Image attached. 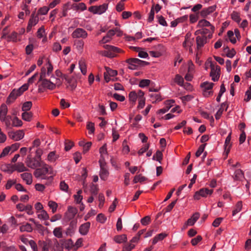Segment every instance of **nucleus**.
<instances>
[{
	"mask_svg": "<svg viewBox=\"0 0 251 251\" xmlns=\"http://www.w3.org/2000/svg\"><path fill=\"white\" fill-rule=\"evenodd\" d=\"M52 174V168L45 162H42L41 166L37 168L34 172V175L36 178L41 177L42 179L46 178L44 176L47 174Z\"/></svg>",
	"mask_w": 251,
	"mask_h": 251,
	"instance_id": "nucleus-1",
	"label": "nucleus"
},
{
	"mask_svg": "<svg viewBox=\"0 0 251 251\" xmlns=\"http://www.w3.org/2000/svg\"><path fill=\"white\" fill-rule=\"evenodd\" d=\"M28 84L26 83L24 84L18 89H13L9 95L7 99L6 102L8 104H9L13 101L18 97L22 95L23 93L28 89Z\"/></svg>",
	"mask_w": 251,
	"mask_h": 251,
	"instance_id": "nucleus-2",
	"label": "nucleus"
},
{
	"mask_svg": "<svg viewBox=\"0 0 251 251\" xmlns=\"http://www.w3.org/2000/svg\"><path fill=\"white\" fill-rule=\"evenodd\" d=\"M103 48L106 50L101 51L100 54L104 56L109 58H113L116 56V53L120 52L121 50L116 47L109 45L103 46Z\"/></svg>",
	"mask_w": 251,
	"mask_h": 251,
	"instance_id": "nucleus-3",
	"label": "nucleus"
},
{
	"mask_svg": "<svg viewBox=\"0 0 251 251\" xmlns=\"http://www.w3.org/2000/svg\"><path fill=\"white\" fill-rule=\"evenodd\" d=\"M211 72L210 73V76L212 77V80L214 81H217L219 80L221 69L219 66H215L212 63L210 64Z\"/></svg>",
	"mask_w": 251,
	"mask_h": 251,
	"instance_id": "nucleus-4",
	"label": "nucleus"
},
{
	"mask_svg": "<svg viewBox=\"0 0 251 251\" xmlns=\"http://www.w3.org/2000/svg\"><path fill=\"white\" fill-rule=\"evenodd\" d=\"M25 162L27 166L31 169L38 168V167L41 166V164H42V162H43V161L41 160H39L36 158H31L29 156L27 157Z\"/></svg>",
	"mask_w": 251,
	"mask_h": 251,
	"instance_id": "nucleus-5",
	"label": "nucleus"
},
{
	"mask_svg": "<svg viewBox=\"0 0 251 251\" xmlns=\"http://www.w3.org/2000/svg\"><path fill=\"white\" fill-rule=\"evenodd\" d=\"M213 192L212 189L209 190L206 188H203L195 193L194 198L195 200H199L201 197H206L208 195H211Z\"/></svg>",
	"mask_w": 251,
	"mask_h": 251,
	"instance_id": "nucleus-6",
	"label": "nucleus"
},
{
	"mask_svg": "<svg viewBox=\"0 0 251 251\" xmlns=\"http://www.w3.org/2000/svg\"><path fill=\"white\" fill-rule=\"evenodd\" d=\"M214 84L207 81L201 83V86L203 89V95L205 97H209L213 94V91H210L212 89Z\"/></svg>",
	"mask_w": 251,
	"mask_h": 251,
	"instance_id": "nucleus-7",
	"label": "nucleus"
},
{
	"mask_svg": "<svg viewBox=\"0 0 251 251\" xmlns=\"http://www.w3.org/2000/svg\"><path fill=\"white\" fill-rule=\"evenodd\" d=\"M87 35V32L81 28H77L72 34V36L74 38H86Z\"/></svg>",
	"mask_w": 251,
	"mask_h": 251,
	"instance_id": "nucleus-8",
	"label": "nucleus"
},
{
	"mask_svg": "<svg viewBox=\"0 0 251 251\" xmlns=\"http://www.w3.org/2000/svg\"><path fill=\"white\" fill-rule=\"evenodd\" d=\"M39 81L41 82V86L44 88H46L50 90H53L55 88V84L46 78L39 80Z\"/></svg>",
	"mask_w": 251,
	"mask_h": 251,
	"instance_id": "nucleus-9",
	"label": "nucleus"
},
{
	"mask_svg": "<svg viewBox=\"0 0 251 251\" xmlns=\"http://www.w3.org/2000/svg\"><path fill=\"white\" fill-rule=\"evenodd\" d=\"M9 136L15 141H19L24 137V133L22 130L11 132L9 133Z\"/></svg>",
	"mask_w": 251,
	"mask_h": 251,
	"instance_id": "nucleus-10",
	"label": "nucleus"
},
{
	"mask_svg": "<svg viewBox=\"0 0 251 251\" xmlns=\"http://www.w3.org/2000/svg\"><path fill=\"white\" fill-rule=\"evenodd\" d=\"M63 78L67 81L69 86L72 90H74L76 87V80L74 77H70L67 75H63Z\"/></svg>",
	"mask_w": 251,
	"mask_h": 251,
	"instance_id": "nucleus-11",
	"label": "nucleus"
},
{
	"mask_svg": "<svg viewBox=\"0 0 251 251\" xmlns=\"http://www.w3.org/2000/svg\"><path fill=\"white\" fill-rule=\"evenodd\" d=\"M175 102V100H170L165 101V104L166 107L159 109L157 112V114H164L167 112L170 108L173 106V104Z\"/></svg>",
	"mask_w": 251,
	"mask_h": 251,
	"instance_id": "nucleus-12",
	"label": "nucleus"
},
{
	"mask_svg": "<svg viewBox=\"0 0 251 251\" xmlns=\"http://www.w3.org/2000/svg\"><path fill=\"white\" fill-rule=\"evenodd\" d=\"M197 27L199 28L203 27H210V29L212 31V32H214L215 29L214 26L212 25L209 22L205 19L200 20L198 23Z\"/></svg>",
	"mask_w": 251,
	"mask_h": 251,
	"instance_id": "nucleus-13",
	"label": "nucleus"
},
{
	"mask_svg": "<svg viewBox=\"0 0 251 251\" xmlns=\"http://www.w3.org/2000/svg\"><path fill=\"white\" fill-rule=\"evenodd\" d=\"M90 222H87L81 225L79 229L80 233L82 235H86L90 228Z\"/></svg>",
	"mask_w": 251,
	"mask_h": 251,
	"instance_id": "nucleus-14",
	"label": "nucleus"
},
{
	"mask_svg": "<svg viewBox=\"0 0 251 251\" xmlns=\"http://www.w3.org/2000/svg\"><path fill=\"white\" fill-rule=\"evenodd\" d=\"M207 36H198L196 38V42L198 48H200L204 46L207 41Z\"/></svg>",
	"mask_w": 251,
	"mask_h": 251,
	"instance_id": "nucleus-15",
	"label": "nucleus"
},
{
	"mask_svg": "<svg viewBox=\"0 0 251 251\" xmlns=\"http://www.w3.org/2000/svg\"><path fill=\"white\" fill-rule=\"evenodd\" d=\"M77 212V210L76 208L71 206H69L68 208V211L66 213L67 218L69 220L74 218Z\"/></svg>",
	"mask_w": 251,
	"mask_h": 251,
	"instance_id": "nucleus-16",
	"label": "nucleus"
},
{
	"mask_svg": "<svg viewBox=\"0 0 251 251\" xmlns=\"http://www.w3.org/2000/svg\"><path fill=\"white\" fill-rule=\"evenodd\" d=\"M216 9V5H213L207 8L202 9L201 12V16L203 17H206L209 14L214 12Z\"/></svg>",
	"mask_w": 251,
	"mask_h": 251,
	"instance_id": "nucleus-17",
	"label": "nucleus"
},
{
	"mask_svg": "<svg viewBox=\"0 0 251 251\" xmlns=\"http://www.w3.org/2000/svg\"><path fill=\"white\" fill-rule=\"evenodd\" d=\"M21 176L27 184H31L32 182V176L30 173H24L21 174Z\"/></svg>",
	"mask_w": 251,
	"mask_h": 251,
	"instance_id": "nucleus-18",
	"label": "nucleus"
},
{
	"mask_svg": "<svg viewBox=\"0 0 251 251\" xmlns=\"http://www.w3.org/2000/svg\"><path fill=\"white\" fill-rule=\"evenodd\" d=\"M54 246H53V250L54 251H63V244H62V240L58 242L57 239H55L54 240Z\"/></svg>",
	"mask_w": 251,
	"mask_h": 251,
	"instance_id": "nucleus-19",
	"label": "nucleus"
},
{
	"mask_svg": "<svg viewBox=\"0 0 251 251\" xmlns=\"http://www.w3.org/2000/svg\"><path fill=\"white\" fill-rule=\"evenodd\" d=\"M109 175L108 170L104 167L101 166V169L100 172V176L101 179L105 180Z\"/></svg>",
	"mask_w": 251,
	"mask_h": 251,
	"instance_id": "nucleus-20",
	"label": "nucleus"
},
{
	"mask_svg": "<svg viewBox=\"0 0 251 251\" xmlns=\"http://www.w3.org/2000/svg\"><path fill=\"white\" fill-rule=\"evenodd\" d=\"M167 236L165 233H161L156 235L152 240V244L155 245L159 241H161Z\"/></svg>",
	"mask_w": 251,
	"mask_h": 251,
	"instance_id": "nucleus-21",
	"label": "nucleus"
},
{
	"mask_svg": "<svg viewBox=\"0 0 251 251\" xmlns=\"http://www.w3.org/2000/svg\"><path fill=\"white\" fill-rule=\"evenodd\" d=\"M96 7L97 8V11L95 13H97V14H101L107 10L108 8V4L103 3L100 6H96Z\"/></svg>",
	"mask_w": 251,
	"mask_h": 251,
	"instance_id": "nucleus-22",
	"label": "nucleus"
},
{
	"mask_svg": "<svg viewBox=\"0 0 251 251\" xmlns=\"http://www.w3.org/2000/svg\"><path fill=\"white\" fill-rule=\"evenodd\" d=\"M14 168L15 170L19 172H23L26 171L28 169L24 166L23 163H18L14 165Z\"/></svg>",
	"mask_w": 251,
	"mask_h": 251,
	"instance_id": "nucleus-23",
	"label": "nucleus"
},
{
	"mask_svg": "<svg viewBox=\"0 0 251 251\" xmlns=\"http://www.w3.org/2000/svg\"><path fill=\"white\" fill-rule=\"evenodd\" d=\"M131 48L135 51L138 52V56L140 58H146L149 56L147 52L144 51H141L140 48L132 47Z\"/></svg>",
	"mask_w": 251,
	"mask_h": 251,
	"instance_id": "nucleus-24",
	"label": "nucleus"
},
{
	"mask_svg": "<svg viewBox=\"0 0 251 251\" xmlns=\"http://www.w3.org/2000/svg\"><path fill=\"white\" fill-rule=\"evenodd\" d=\"M200 215L198 213H195L191 218L187 220V224L189 226H193L199 218Z\"/></svg>",
	"mask_w": 251,
	"mask_h": 251,
	"instance_id": "nucleus-25",
	"label": "nucleus"
},
{
	"mask_svg": "<svg viewBox=\"0 0 251 251\" xmlns=\"http://www.w3.org/2000/svg\"><path fill=\"white\" fill-rule=\"evenodd\" d=\"M114 241L117 243H122L126 241L127 238L125 234L116 236L114 237Z\"/></svg>",
	"mask_w": 251,
	"mask_h": 251,
	"instance_id": "nucleus-26",
	"label": "nucleus"
},
{
	"mask_svg": "<svg viewBox=\"0 0 251 251\" xmlns=\"http://www.w3.org/2000/svg\"><path fill=\"white\" fill-rule=\"evenodd\" d=\"M244 177L243 172L240 170L238 169L235 171L234 179L235 180H240L242 178Z\"/></svg>",
	"mask_w": 251,
	"mask_h": 251,
	"instance_id": "nucleus-27",
	"label": "nucleus"
},
{
	"mask_svg": "<svg viewBox=\"0 0 251 251\" xmlns=\"http://www.w3.org/2000/svg\"><path fill=\"white\" fill-rule=\"evenodd\" d=\"M53 235L58 238L62 237V228L61 227H55L53 231Z\"/></svg>",
	"mask_w": 251,
	"mask_h": 251,
	"instance_id": "nucleus-28",
	"label": "nucleus"
},
{
	"mask_svg": "<svg viewBox=\"0 0 251 251\" xmlns=\"http://www.w3.org/2000/svg\"><path fill=\"white\" fill-rule=\"evenodd\" d=\"M163 158V154L162 152L159 150H158L155 154L153 155L152 157V159L154 160H156L158 161L160 163H161V161Z\"/></svg>",
	"mask_w": 251,
	"mask_h": 251,
	"instance_id": "nucleus-29",
	"label": "nucleus"
},
{
	"mask_svg": "<svg viewBox=\"0 0 251 251\" xmlns=\"http://www.w3.org/2000/svg\"><path fill=\"white\" fill-rule=\"evenodd\" d=\"M35 12H33L31 18L30 19L28 24L31 25L32 26H34L36 25L38 22V17L37 16H35L34 15Z\"/></svg>",
	"mask_w": 251,
	"mask_h": 251,
	"instance_id": "nucleus-30",
	"label": "nucleus"
},
{
	"mask_svg": "<svg viewBox=\"0 0 251 251\" xmlns=\"http://www.w3.org/2000/svg\"><path fill=\"white\" fill-rule=\"evenodd\" d=\"M242 207V202L241 201H239L237 203V204H236L235 209L232 211V215L234 216L237 213L239 212L241 210Z\"/></svg>",
	"mask_w": 251,
	"mask_h": 251,
	"instance_id": "nucleus-31",
	"label": "nucleus"
},
{
	"mask_svg": "<svg viewBox=\"0 0 251 251\" xmlns=\"http://www.w3.org/2000/svg\"><path fill=\"white\" fill-rule=\"evenodd\" d=\"M128 97L129 100L134 104L137 99V93L135 91H131L129 93Z\"/></svg>",
	"mask_w": 251,
	"mask_h": 251,
	"instance_id": "nucleus-32",
	"label": "nucleus"
},
{
	"mask_svg": "<svg viewBox=\"0 0 251 251\" xmlns=\"http://www.w3.org/2000/svg\"><path fill=\"white\" fill-rule=\"evenodd\" d=\"M22 119L26 121H30L32 117V113L31 112H24L22 115Z\"/></svg>",
	"mask_w": 251,
	"mask_h": 251,
	"instance_id": "nucleus-33",
	"label": "nucleus"
},
{
	"mask_svg": "<svg viewBox=\"0 0 251 251\" xmlns=\"http://www.w3.org/2000/svg\"><path fill=\"white\" fill-rule=\"evenodd\" d=\"M78 64L81 73L85 75L87 72L86 65L85 62L83 60H80Z\"/></svg>",
	"mask_w": 251,
	"mask_h": 251,
	"instance_id": "nucleus-34",
	"label": "nucleus"
},
{
	"mask_svg": "<svg viewBox=\"0 0 251 251\" xmlns=\"http://www.w3.org/2000/svg\"><path fill=\"white\" fill-rule=\"evenodd\" d=\"M21 231L31 232L32 231V227L30 224L26 223L25 225H23L20 227Z\"/></svg>",
	"mask_w": 251,
	"mask_h": 251,
	"instance_id": "nucleus-35",
	"label": "nucleus"
},
{
	"mask_svg": "<svg viewBox=\"0 0 251 251\" xmlns=\"http://www.w3.org/2000/svg\"><path fill=\"white\" fill-rule=\"evenodd\" d=\"M32 106V102L31 101H26L25 102L23 106H22V111L24 112H27L28 110L30 109Z\"/></svg>",
	"mask_w": 251,
	"mask_h": 251,
	"instance_id": "nucleus-36",
	"label": "nucleus"
},
{
	"mask_svg": "<svg viewBox=\"0 0 251 251\" xmlns=\"http://www.w3.org/2000/svg\"><path fill=\"white\" fill-rule=\"evenodd\" d=\"M231 19L235 21L237 23H239L241 21V18H240L239 13L236 11H233L231 14Z\"/></svg>",
	"mask_w": 251,
	"mask_h": 251,
	"instance_id": "nucleus-37",
	"label": "nucleus"
},
{
	"mask_svg": "<svg viewBox=\"0 0 251 251\" xmlns=\"http://www.w3.org/2000/svg\"><path fill=\"white\" fill-rule=\"evenodd\" d=\"M41 213L38 215V218L40 219L48 220L49 219V214L44 210H42Z\"/></svg>",
	"mask_w": 251,
	"mask_h": 251,
	"instance_id": "nucleus-38",
	"label": "nucleus"
},
{
	"mask_svg": "<svg viewBox=\"0 0 251 251\" xmlns=\"http://www.w3.org/2000/svg\"><path fill=\"white\" fill-rule=\"evenodd\" d=\"M213 32H212L211 30L210 31V29L205 28L201 29V35L205 36H206V35H207V37L209 38H211L212 37Z\"/></svg>",
	"mask_w": 251,
	"mask_h": 251,
	"instance_id": "nucleus-39",
	"label": "nucleus"
},
{
	"mask_svg": "<svg viewBox=\"0 0 251 251\" xmlns=\"http://www.w3.org/2000/svg\"><path fill=\"white\" fill-rule=\"evenodd\" d=\"M58 157V156L55 154V151L50 152L48 155V159L50 162H54Z\"/></svg>",
	"mask_w": 251,
	"mask_h": 251,
	"instance_id": "nucleus-40",
	"label": "nucleus"
},
{
	"mask_svg": "<svg viewBox=\"0 0 251 251\" xmlns=\"http://www.w3.org/2000/svg\"><path fill=\"white\" fill-rule=\"evenodd\" d=\"M87 129L89 130V134H93L95 131L94 123L91 122H89L87 124Z\"/></svg>",
	"mask_w": 251,
	"mask_h": 251,
	"instance_id": "nucleus-41",
	"label": "nucleus"
},
{
	"mask_svg": "<svg viewBox=\"0 0 251 251\" xmlns=\"http://www.w3.org/2000/svg\"><path fill=\"white\" fill-rule=\"evenodd\" d=\"M48 206L51 209L53 213L56 211L58 205L56 202L53 201H49L48 202Z\"/></svg>",
	"mask_w": 251,
	"mask_h": 251,
	"instance_id": "nucleus-42",
	"label": "nucleus"
},
{
	"mask_svg": "<svg viewBox=\"0 0 251 251\" xmlns=\"http://www.w3.org/2000/svg\"><path fill=\"white\" fill-rule=\"evenodd\" d=\"M147 180V178L145 176H142L141 175H136L133 179L134 183H136L138 182H142Z\"/></svg>",
	"mask_w": 251,
	"mask_h": 251,
	"instance_id": "nucleus-43",
	"label": "nucleus"
},
{
	"mask_svg": "<svg viewBox=\"0 0 251 251\" xmlns=\"http://www.w3.org/2000/svg\"><path fill=\"white\" fill-rule=\"evenodd\" d=\"M62 244H63V246L68 249L72 248L73 246V242L71 239L67 240L64 242L62 241Z\"/></svg>",
	"mask_w": 251,
	"mask_h": 251,
	"instance_id": "nucleus-44",
	"label": "nucleus"
},
{
	"mask_svg": "<svg viewBox=\"0 0 251 251\" xmlns=\"http://www.w3.org/2000/svg\"><path fill=\"white\" fill-rule=\"evenodd\" d=\"M75 45L77 49L80 52L82 51L84 42L82 40H77L75 42Z\"/></svg>",
	"mask_w": 251,
	"mask_h": 251,
	"instance_id": "nucleus-45",
	"label": "nucleus"
},
{
	"mask_svg": "<svg viewBox=\"0 0 251 251\" xmlns=\"http://www.w3.org/2000/svg\"><path fill=\"white\" fill-rule=\"evenodd\" d=\"M150 97L152 100V103L155 102L156 101H161V96L157 94H151Z\"/></svg>",
	"mask_w": 251,
	"mask_h": 251,
	"instance_id": "nucleus-46",
	"label": "nucleus"
},
{
	"mask_svg": "<svg viewBox=\"0 0 251 251\" xmlns=\"http://www.w3.org/2000/svg\"><path fill=\"white\" fill-rule=\"evenodd\" d=\"M7 107L5 104H2L0 107V115L6 116L7 113Z\"/></svg>",
	"mask_w": 251,
	"mask_h": 251,
	"instance_id": "nucleus-47",
	"label": "nucleus"
},
{
	"mask_svg": "<svg viewBox=\"0 0 251 251\" xmlns=\"http://www.w3.org/2000/svg\"><path fill=\"white\" fill-rule=\"evenodd\" d=\"M175 82L177 83L180 86H182L184 82L183 77L179 75H176L175 78Z\"/></svg>",
	"mask_w": 251,
	"mask_h": 251,
	"instance_id": "nucleus-48",
	"label": "nucleus"
},
{
	"mask_svg": "<svg viewBox=\"0 0 251 251\" xmlns=\"http://www.w3.org/2000/svg\"><path fill=\"white\" fill-rule=\"evenodd\" d=\"M231 133H230L228 134V135L226 137V141H225V148L226 150H227V152H226L227 153L229 151V147L227 149V148L230 144V142L231 140Z\"/></svg>",
	"mask_w": 251,
	"mask_h": 251,
	"instance_id": "nucleus-49",
	"label": "nucleus"
},
{
	"mask_svg": "<svg viewBox=\"0 0 251 251\" xmlns=\"http://www.w3.org/2000/svg\"><path fill=\"white\" fill-rule=\"evenodd\" d=\"M206 145V144H203L201 145L199 147L198 150L196 152V157H199L201 155V154L203 152Z\"/></svg>",
	"mask_w": 251,
	"mask_h": 251,
	"instance_id": "nucleus-50",
	"label": "nucleus"
},
{
	"mask_svg": "<svg viewBox=\"0 0 251 251\" xmlns=\"http://www.w3.org/2000/svg\"><path fill=\"white\" fill-rule=\"evenodd\" d=\"M23 124L22 121L17 117H15L12 121V125L14 126H21Z\"/></svg>",
	"mask_w": 251,
	"mask_h": 251,
	"instance_id": "nucleus-51",
	"label": "nucleus"
},
{
	"mask_svg": "<svg viewBox=\"0 0 251 251\" xmlns=\"http://www.w3.org/2000/svg\"><path fill=\"white\" fill-rule=\"evenodd\" d=\"M150 82L151 80L149 79H142L140 81L139 86L141 88H144L149 85Z\"/></svg>",
	"mask_w": 251,
	"mask_h": 251,
	"instance_id": "nucleus-52",
	"label": "nucleus"
},
{
	"mask_svg": "<svg viewBox=\"0 0 251 251\" xmlns=\"http://www.w3.org/2000/svg\"><path fill=\"white\" fill-rule=\"evenodd\" d=\"M98 187L97 185L92 184L90 187V192L92 195H96L98 193Z\"/></svg>",
	"mask_w": 251,
	"mask_h": 251,
	"instance_id": "nucleus-53",
	"label": "nucleus"
},
{
	"mask_svg": "<svg viewBox=\"0 0 251 251\" xmlns=\"http://www.w3.org/2000/svg\"><path fill=\"white\" fill-rule=\"evenodd\" d=\"M17 35H18V33L17 32H13L10 35H9L7 37L8 41H12L13 42H16L17 41Z\"/></svg>",
	"mask_w": 251,
	"mask_h": 251,
	"instance_id": "nucleus-54",
	"label": "nucleus"
},
{
	"mask_svg": "<svg viewBox=\"0 0 251 251\" xmlns=\"http://www.w3.org/2000/svg\"><path fill=\"white\" fill-rule=\"evenodd\" d=\"M105 69L108 75L110 76H115L117 75V71L111 69L108 67H105Z\"/></svg>",
	"mask_w": 251,
	"mask_h": 251,
	"instance_id": "nucleus-55",
	"label": "nucleus"
},
{
	"mask_svg": "<svg viewBox=\"0 0 251 251\" xmlns=\"http://www.w3.org/2000/svg\"><path fill=\"white\" fill-rule=\"evenodd\" d=\"M151 222V218L149 216H145L141 220V224L144 226L148 225Z\"/></svg>",
	"mask_w": 251,
	"mask_h": 251,
	"instance_id": "nucleus-56",
	"label": "nucleus"
},
{
	"mask_svg": "<svg viewBox=\"0 0 251 251\" xmlns=\"http://www.w3.org/2000/svg\"><path fill=\"white\" fill-rule=\"evenodd\" d=\"M149 148V144H145L144 146L139 150L138 152V153L139 155H142L144 152H145L147 151L148 150Z\"/></svg>",
	"mask_w": 251,
	"mask_h": 251,
	"instance_id": "nucleus-57",
	"label": "nucleus"
},
{
	"mask_svg": "<svg viewBox=\"0 0 251 251\" xmlns=\"http://www.w3.org/2000/svg\"><path fill=\"white\" fill-rule=\"evenodd\" d=\"M99 201H100V203L99 204V206L100 208H101L104 204L105 199L104 196L102 194H100L99 195Z\"/></svg>",
	"mask_w": 251,
	"mask_h": 251,
	"instance_id": "nucleus-58",
	"label": "nucleus"
},
{
	"mask_svg": "<svg viewBox=\"0 0 251 251\" xmlns=\"http://www.w3.org/2000/svg\"><path fill=\"white\" fill-rule=\"evenodd\" d=\"M47 64L48 65V67H47V75H50V74L52 73L53 71V66L51 63L49 59H47Z\"/></svg>",
	"mask_w": 251,
	"mask_h": 251,
	"instance_id": "nucleus-59",
	"label": "nucleus"
},
{
	"mask_svg": "<svg viewBox=\"0 0 251 251\" xmlns=\"http://www.w3.org/2000/svg\"><path fill=\"white\" fill-rule=\"evenodd\" d=\"M29 245L33 251H38L37 244L34 241L30 240V241H29Z\"/></svg>",
	"mask_w": 251,
	"mask_h": 251,
	"instance_id": "nucleus-60",
	"label": "nucleus"
},
{
	"mask_svg": "<svg viewBox=\"0 0 251 251\" xmlns=\"http://www.w3.org/2000/svg\"><path fill=\"white\" fill-rule=\"evenodd\" d=\"M60 188L61 190L67 192L69 188V186L64 181H62L60 183Z\"/></svg>",
	"mask_w": 251,
	"mask_h": 251,
	"instance_id": "nucleus-61",
	"label": "nucleus"
},
{
	"mask_svg": "<svg viewBox=\"0 0 251 251\" xmlns=\"http://www.w3.org/2000/svg\"><path fill=\"white\" fill-rule=\"evenodd\" d=\"M106 218L105 216L100 213L97 216V220L101 223H103L106 221Z\"/></svg>",
	"mask_w": 251,
	"mask_h": 251,
	"instance_id": "nucleus-62",
	"label": "nucleus"
},
{
	"mask_svg": "<svg viewBox=\"0 0 251 251\" xmlns=\"http://www.w3.org/2000/svg\"><path fill=\"white\" fill-rule=\"evenodd\" d=\"M49 10V8L48 7L44 6L39 9L38 14L41 15H45L48 13Z\"/></svg>",
	"mask_w": 251,
	"mask_h": 251,
	"instance_id": "nucleus-63",
	"label": "nucleus"
},
{
	"mask_svg": "<svg viewBox=\"0 0 251 251\" xmlns=\"http://www.w3.org/2000/svg\"><path fill=\"white\" fill-rule=\"evenodd\" d=\"M74 146L73 142L70 141H66L65 142V150L66 151H69Z\"/></svg>",
	"mask_w": 251,
	"mask_h": 251,
	"instance_id": "nucleus-64",
	"label": "nucleus"
}]
</instances>
